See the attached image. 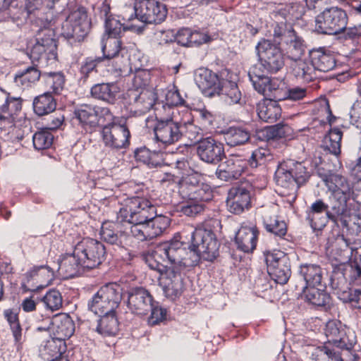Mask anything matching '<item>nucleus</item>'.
<instances>
[{"mask_svg":"<svg viewBox=\"0 0 361 361\" xmlns=\"http://www.w3.org/2000/svg\"><path fill=\"white\" fill-rule=\"evenodd\" d=\"M157 254L164 257L170 269L182 270L185 267L196 265L200 261L199 255L191 248L187 249L179 236L159 244Z\"/></svg>","mask_w":361,"mask_h":361,"instance_id":"obj_1","label":"nucleus"},{"mask_svg":"<svg viewBox=\"0 0 361 361\" xmlns=\"http://www.w3.org/2000/svg\"><path fill=\"white\" fill-rule=\"evenodd\" d=\"M155 115L157 122L154 130L157 141L164 145H172L178 142L182 137L183 130L180 124L173 120V109L164 106L155 108Z\"/></svg>","mask_w":361,"mask_h":361,"instance_id":"obj_2","label":"nucleus"},{"mask_svg":"<svg viewBox=\"0 0 361 361\" xmlns=\"http://www.w3.org/2000/svg\"><path fill=\"white\" fill-rule=\"evenodd\" d=\"M156 214L155 207L147 199L133 197L128 199L117 214V219L130 226L148 221Z\"/></svg>","mask_w":361,"mask_h":361,"instance_id":"obj_3","label":"nucleus"},{"mask_svg":"<svg viewBox=\"0 0 361 361\" xmlns=\"http://www.w3.org/2000/svg\"><path fill=\"white\" fill-rule=\"evenodd\" d=\"M121 290L116 283H108L101 287L89 302V310L99 316L114 312L122 299Z\"/></svg>","mask_w":361,"mask_h":361,"instance_id":"obj_4","label":"nucleus"},{"mask_svg":"<svg viewBox=\"0 0 361 361\" xmlns=\"http://www.w3.org/2000/svg\"><path fill=\"white\" fill-rule=\"evenodd\" d=\"M324 334L327 338V343L333 344L335 347L340 348L341 352L336 349H331L329 346H325L323 349L324 353L332 360L334 361H353V358L346 359L350 352V348L345 343L344 337V331L341 323L337 320L329 321L324 329Z\"/></svg>","mask_w":361,"mask_h":361,"instance_id":"obj_5","label":"nucleus"},{"mask_svg":"<svg viewBox=\"0 0 361 361\" xmlns=\"http://www.w3.org/2000/svg\"><path fill=\"white\" fill-rule=\"evenodd\" d=\"M318 173L331 193L330 198L335 200L338 206L355 209V207H352L351 203H348L352 196L353 189L344 176L331 171Z\"/></svg>","mask_w":361,"mask_h":361,"instance_id":"obj_6","label":"nucleus"},{"mask_svg":"<svg viewBox=\"0 0 361 361\" xmlns=\"http://www.w3.org/2000/svg\"><path fill=\"white\" fill-rule=\"evenodd\" d=\"M348 19L347 13L342 8L337 6L327 8L317 16L315 27L320 33L337 35L345 28Z\"/></svg>","mask_w":361,"mask_h":361,"instance_id":"obj_7","label":"nucleus"},{"mask_svg":"<svg viewBox=\"0 0 361 361\" xmlns=\"http://www.w3.org/2000/svg\"><path fill=\"white\" fill-rule=\"evenodd\" d=\"M74 114L82 127L90 133L97 126L114 120V116L108 108L87 104L82 105L75 109Z\"/></svg>","mask_w":361,"mask_h":361,"instance_id":"obj_8","label":"nucleus"},{"mask_svg":"<svg viewBox=\"0 0 361 361\" xmlns=\"http://www.w3.org/2000/svg\"><path fill=\"white\" fill-rule=\"evenodd\" d=\"M219 244L214 233L209 229L198 227L192 234V247L200 259L208 261L214 259L219 253Z\"/></svg>","mask_w":361,"mask_h":361,"instance_id":"obj_9","label":"nucleus"},{"mask_svg":"<svg viewBox=\"0 0 361 361\" xmlns=\"http://www.w3.org/2000/svg\"><path fill=\"white\" fill-rule=\"evenodd\" d=\"M91 20L88 16L87 9L78 6L67 17L62 25V34L66 38L82 39L90 31Z\"/></svg>","mask_w":361,"mask_h":361,"instance_id":"obj_10","label":"nucleus"},{"mask_svg":"<svg viewBox=\"0 0 361 361\" xmlns=\"http://www.w3.org/2000/svg\"><path fill=\"white\" fill-rule=\"evenodd\" d=\"M75 247L77 256H80L86 269L97 267L105 259V247L97 240L83 238L75 245Z\"/></svg>","mask_w":361,"mask_h":361,"instance_id":"obj_11","label":"nucleus"},{"mask_svg":"<svg viewBox=\"0 0 361 361\" xmlns=\"http://www.w3.org/2000/svg\"><path fill=\"white\" fill-rule=\"evenodd\" d=\"M104 123L101 130V137L106 147L118 150L126 148L130 145V133L125 124L113 122Z\"/></svg>","mask_w":361,"mask_h":361,"instance_id":"obj_12","label":"nucleus"},{"mask_svg":"<svg viewBox=\"0 0 361 361\" xmlns=\"http://www.w3.org/2000/svg\"><path fill=\"white\" fill-rule=\"evenodd\" d=\"M256 50L260 63L267 71L275 73L284 66V56L281 48L270 40H260Z\"/></svg>","mask_w":361,"mask_h":361,"instance_id":"obj_13","label":"nucleus"},{"mask_svg":"<svg viewBox=\"0 0 361 361\" xmlns=\"http://www.w3.org/2000/svg\"><path fill=\"white\" fill-rule=\"evenodd\" d=\"M56 44L53 39V31L44 27L38 31L36 42L30 50V59L34 61L43 60L55 63L56 60Z\"/></svg>","mask_w":361,"mask_h":361,"instance_id":"obj_14","label":"nucleus"},{"mask_svg":"<svg viewBox=\"0 0 361 361\" xmlns=\"http://www.w3.org/2000/svg\"><path fill=\"white\" fill-rule=\"evenodd\" d=\"M134 11L136 18L144 23H159L167 15L165 5L155 0H136Z\"/></svg>","mask_w":361,"mask_h":361,"instance_id":"obj_15","label":"nucleus"},{"mask_svg":"<svg viewBox=\"0 0 361 361\" xmlns=\"http://www.w3.org/2000/svg\"><path fill=\"white\" fill-rule=\"evenodd\" d=\"M54 273L47 265L35 266L28 271L22 283L23 291H37L51 284L54 280Z\"/></svg>","mask_w":361,"mask_h":361,"instance_id":"obj_16","label":"nucleus"},{"mask_svg":"<svg viewBox=\"0 0 361 361\" xmlns=\"http://www.w3.org/2000/svg\"><path fill=\"white\" fill-rule=\"evenodd\" d=\"M333 212H329V206L322 200H317L312 204L307 213H325L329 219L335 222L340 221L345 227L348 226L352 217L356 216V209L345 208L344 207L335 204L332 206Z\"/></svg>","mask_w":361,"mask_h":361,"instance_id":"obj_17","label":"nucleus"},{"mask_svg":"<svg viewBox=\"0 0 361 361\" xmlns=\"http://www.w3.org/2000/svg\"><path fill=\"white\" fill-rule=\"evenodd\" d=\"M130 109L137 115H142L149 111L157 99L154 88H144L142 90H130L128 91Z\"/></svg>","mask_w":361,"mask_h":361,"instance_id":"obj_18","label":"nucleus"},{"mask_svg":"<svg viewBox=\"0 0 361 361\" xmlns=\"http://www.w3.org/2000/svg\"><path fill=\"white\" fill-rule=\"evenodd\" d=\"M181 270L168 269L159 276V283L164 295L171 300L179 298L183 292V281Z\"/></svg>","mask_w":361,"mask_h":361,"instance_id":"obj_19","label":"nucleus"},{"mask_svg":"<svg viewBox=\"0 0 361 361\" xmlns=\"http://www.w3.org/2000/svg\"><path fill=\"white\" fill-rule=\"evenodd\" d=\"M195 82L207 97L219 94L223 90V81L218 75L207 68H200L195 73Z\"/></svg>","mask_w":361,"mask_h":361,"instance_id":"obj_20","label":"nucleus"},{"mask_svg":"<svg viewBox=\"0 0 361 361\" xmlns=\"http://www.w3.org/2000/svg\"><path fill=\"white\" fill-rule=\"evenodd\" d=\"M197 153L201 160L209 164H217L225 154L223 144L211 137L199 141Z\"/></svg>","mask_w":361,"mask_h":361,"instance_id":"obj_21","label":"nucleus"},{"mask_svg":"<svg viewBox=\"0 0 361 361\" xmlns=\"http://www.w3.org/2000/svg\"><path fill=\"white\" fill-rule=\"evenodd\" d=\"M247 161L240 156L231 155L219 166L216 172L217 177L225 181L238 179L245 171Z\"/></svg>","mask_w":361,"mask_h":361,"instance_id":"obj_22","label":"nucleus"},{"mask_svg":"<svg viewBox=\"0 0 361 361\" xmlns=\"http://www.w3.org/2000/svg\"><path fill=\"white\" fill-rule=\"evenodd\" d=\"M226 202L231 213L240 214L251 207L250 191L243 186L233 187L228 191Z\"/></svg>","mask_w":361,"mask_h":361,"instance_id":"obj_23","label":"nucleus"},{"mask_svg":"<svg viewBox=\"0 0 361 361\" xmlns=\"http://www.w3.org/2000/svg\"><path fill=\"white\" fill-rule=\"evenodd\" d=\"M248 75L254 88L259 93L265 97H276L274 92L277 91L279 87L278 79H270L263 73H260L259 68L257 66L252 67Z\"/></svg>","mask_w":361,"mask_h":361,"instance_id":"obj_24","label":"nucleus"},{"mask_svg":"<svg viewBox=\"0 0 361 361\" xmlns=\"http://www.w3.org/2000/svg\"><path fill=\"white\" fill-rule=\"evenodd\" d=\"M128 307L133 314L143 315L152 307V297L142 288H137L128 293Z\"/></svg>","mask_w":361,"mask_h":361,"instance_id":"obj_25","label":"nucleus"},{"mask_svg":"<svg viewBox=\"0 0 361 361\" xmlns=\"http://www.w3.org/2000/svg\"><path fill=\"white\" fill-rule=\"evenodd\" d=\"M59 271L66 278L73 277L82 270L86 269L80 256H77L76 247H74L73 253L64 254L58 259Z\"/></svg>","mask_w":361,"mask_h":361,"instance_id":"obj_26","label":"nucleus"},{"mask_svg":"<svg viewBox=\"0 0 361 361\" xmlns=\"http://www.w3.org/2000/svg\"><path fill=\"white\" fill-rule=\"evenodd\" d=\"M176 166L179 169H182L184 171L181 173V178H180L179 185L180 192L185 195V192H190L192 191V188L199 186L202 183V176L192 170L188 166V164L185 161H177Z\"/></svg>","mask_w":361,"mask_h":361,"instance_id":"obj_27","label":"nucleus"},{"mask_svg":"<svg viewBox=\"0 0 361 361\" xmlns=\"http://www.w3.org/2000/svg\"><path fill=\"white\" fill-rule=\"evenodd\" d=\"M258 231L255 226H242L235 235L238 248L245 252H252L257 245Z\"/></svg>","mask_w":361,"mask_h":361,"instance_id":"obj_28","label":"nucleus"},{"mask_svg":"<svg viewBox=\"0 0 361 361\" xmlns=\"http://www.w3.org/2000/svg\"><path fill=\"white\" fill-rule=\"evenodd\" d=\"M119 93V87L114 82L97 84L91 88L93 97L109 104H114L116 101Z\"/></svg>","mask_w":361,"mask_h":361,"instance_id":"obj_29","label":"nucleus"},{"mask_svg":"<svg viewBox=\"0 0 361 361\" xmlns=\"http://www.w3.org/2000/svg\"><path fill=\"white\" fill-rule=\"evenodd\" d=\"M257 111L259 118L267 123H274L281 116V109L272 99H265L258 103Z\"/></svg>","mask_w":361,"mask_h":361,"instance_id":"obj_30","label":"nucleus"},{"mask_svg":"<svg viewBox=\"0 0 361 361\" xmlns=\"http://www.w3.org/2000/svg\"><path fill=\"white\" fill-rule=\"evenodd\" d=\"M288 33V38L283 42V49L290 60H299L305 53L303 41L295 31H290Z\"/></svg>","mask_w":361,"mask_h":361,"instance_id":"obj_31","label":"nucleus"},{"mask_svg":"<svg viewBox=\"0 0 361 361\" xmlns=\"http://www.w3.org/2000/svg\"><path fill=\"white\" fill-rule=\"evenodd\" d=\"M22 103L19 98H8L0 107V122L12 126L21 110Z\"/></svg>","mask_w":361,"mask_h":361,"instance_id":"obj_32","label":"nucleus"},{"mask_svg":"<svg viewBox=\"0 0 361 361\" xmlns=\"http://www.w3.org/2000/svg\"><path fill=\"white\" fill-rule=\"evenodd\" d=\"M4 316L9 324V328L14 341V345L18 350H20L25 341V336L23 335V328L19 321L18 314L12 309H7L4 310Z\"/></svg>","mask_w":361,"mask_h":361,"instance_id":"obj_33","label":"nucleus"},{"mask_svg":"<svg viewBox=\"0 0 361 361\" xmlns=\"http://www.w3.org/2000/svg\"><path fill=\"white\" fill-rule=\"evenodd\" d=\"M310 56L314 71L328 72L335 67L334 56L322 49L311 51Z\"/></svg>","mask_w":361,"mask_h":361,"instance_id":"obj_34","label":"nucleus"},{"mask_svg":"<svg viewBox=\"0 0 361 361\" xmlns=\"http://www.w3.org/2000/svg\"><path fill=\"white\" fill-rule=\"evenodd\" d=\"M302 288L300 296L308 303L316 306H325L329 302V295L317 286H305Z\"/></svg>","mask_w":361,"mask_h":361,"instance_id":"obj_35","label":"nucleus"},{"mask_svg":"<svg viewBox=\"0 0 361 361\" xmlns=\"http://www.w3.org/2000/svg\"><path fill=\"white\" fill-rule=\"evenodd\" d=\"M291 161H283L279 164L276 172L275 180L278 185L284 188H290L297 183L291 171Z\"/></svg>","mask_w":361,"mask_h":361,"instance_id":"obj_36","label":"nucleus"},{"mask_svg":"<svg viewBox=\"0 0 361 361\" xmlns=\"http://www.w3.org/2000/svg\"><path fill=\"white\" fill-rule=\"evenodd\" d=\"M52 325L56 338H61L63 341L74 333V324L68 317L63 315L55 317Z\"/></svg>","mask_w":361,"mask_h":361,"instance_id":"obj_37","label":"nucleus"},{"mask_svg":"<svg viewBox=\"0 0 361 361\" xmlns=\"http://www.w3.org/2000/svg\"><path fill=\"white\" fill-rule=\"evenodd\" d=\"M224 140L231 147L242 145L250 137V132L243 128L231 127L224 133Z\"/></svg>","mask_w":361,"mask_h":361,"instance_id":"obj_38","label":"nucleus"},{"mask_svg":"<svg viewBox=\"0 0 361 361\" xmlns=\"http://www.w3.org/2000/svg\"><path fill=\"white\" fill-rule=\"evenodd\" d=\"M41 76L40 71L34 66H30L26 69L18 73L14 81L18 86L23 89L31 87L35 85Z\"/></svg>","mask_w":361,"mask_h":361,"instance_id":"obj_39","label":"nucleus"},{"mask_svg":"<svg viewBox=\"0 0 361 361\" xmlns=\"http://www.w3.org/2000/svg\"><path fill=\"white\" fill-rule=\"evenodd\" d=\"M66 350L65 341L61 338H53L46 343L43 355L44 359L48 361H56L62 357L61 355L65 353Z\"/></svg>","mask_w":361,"mask_h":361,"instance_id":"obj_40","label":"nucleus"},{"mask_svg":"<svg viewBox=\"0 0 361 361\" xmlns=\"http://www.w3.org/2000/svg\"><path fill=\"white\" fill-rule=\"evenodd\" d=\"M300 274L303 277L306 286H317L321 284L322 272L318 265L302 264L300 267Z\"/></svg>","mask_w":361,"mask_h":361,"instance_id":"obj_41","label":"nucleus"},{"mask_svg":"<svg viewBox=\"0 0 361 361\" xmlns=\"http://www.w3.org/2000/svg\"><path fill=\"white\" fill-rule=\"evenodd\" d=\"M305 13L304 7L299 3L286 5L276 15L278 20L283 18L288 25H291L296 20L300 19Z\"/></svg>","mask_w":361,"mask_h":361,"instance_id":"obj_42","label":"nucleus"},{"mask_svg":"<svg viewBox=\"0 0 361 361\" xmlns=\"http://www.w3.org/2000/svg\"><path fill=\"white\" fill-rule=\"evenodd\" d=\"M99 320L96 331L103 336H114L118 330V322L114 312L103 314Z\"/></svg>","mask_w":361,"mask_h":361,"instance_id":"obj_43","label":"nucleus"},{"mask_svg":"<svg viewBox=\"0 0 361 361\" xmlns=\"http://www.w3.org/2000/svg\"><path fill=\"white\" fill-rule=\"evenodd\" d=\"M56 102L49 92L37 97L33 102L35 112L39 116L48 114L56 109Z\"/></svg>","mask_w":361,"mask_h":361,"instance_id":"obj_44","label":"nucleus"},{"mask_svg":"<svg viewBox=\"0 0 361 361\" xmlns=\"http://www.w3.org/2000/svg\"><path fill=\"white\" fill-rule=\"evenodd\" d=\"M292 70L295 77L302 82H310L315 78L314 70L312 63H309L302 59L294 61V63L292 65Z\"/></svg>","mask_w":361,"mask_h":361,"instance_id":"obj_45","label":"nucleus"},{"mask_svg":"<svg viewBox=\"0 0 361 361\" xmlns=\"http://www.w3.org/2000/svg\"><path fill=\"white\" fill-rule=\"evenodd\" d=\"M129 229L130 233L141 241L151 240L158 236L152 220L137 226H130Z\"/></svg>","mask_w":361,"mask_h":361,"instance_id":"obj_46","label":"nucleus"},{"mask_svg":"<svg viewBox=\"0 0 361 361\" xmlns=\"http://www.w3.org/2000/svg\"><path fill=\"white\" fill-rule=\"evenodd\" d=\"M342 132L338 128L331 129L323 140V146L325 149L334 155L341 153V141Z\"/></svg>","mask_w":361,"mask_h":361,"instance_id":"obj_47","label":"nucleus"},{"mask_svg":"<svg viewBox=\"0 0 361 361\" xmlns=\"http://www.w3.org/2000/svg\"><path fill=\"white\" fill-rule=\"evenodd\" d=\"M121 42L118 37L104 35L102 37V50L106 59H114L118 56L121 51Z\"/></svg>","mask_w":361,"mask_h":361,"instance_id":"obj_48","label":"nucleus"},{"mask_svg":"<svg viewBox=\"0 0 361 361\" xmlns=\"http://www.w3.org/2000/svg\"><path fill=\"white\" fill-rule=\"evenodd\" d=\"M274 269H267L268 274L271 279L276 283L284 284L290 276V267L289 260L284 261V263H280L276 267H273Z\"/></svg>","mask_w":361,"mask_h":361,"instance_id":"obj_49","label":"nucleus"},{"mask_svg":"<svg viewBox=\"0 0 361 361\" xmlns=\"http://www.w3.org/2000/svg\"><path fill=\"white\" fill-rule=\"evenodd\" d=\"M264 224L266 229L274 235L283 237L287 231L286 224L283 221L279 220L276 216H271L265 215Z\"/></svg>","mask_w":361,"mask_h":361,"instance_id":"obj_50","label":"nucleus"},{"mask_svg":"<svg viewBox=\"0 0 361 361\" xmlns=\"http://www.w3.org/2000/svg\"><path fill=\"white\" fill-rule=\"evenodd\" d=\"M185 196L190 200L202 203L212 200V191L209 185L202 183L199 186L192 188V191L190 192H185Z\"/></svg>","mask_w":361,"mask_h":361,"instance_id":"obj_51","label":"nucleus"},{"mask_svg":"<svg viewBox=\"0 0 361 361\" xmlns=\"http://www.w3.org/2000/svg\"><path fill=\"white\" fill-rule=\"evenodd\" d=\"M101 238L110 244L121 243L117 231V224L113 221H105L102 224L100 231Z\"/></svg>","mask_w":361,"mask_h":361,"instance_id":"obj_52","label":"nucleus"},{"mask_svg":"<svg viewBox=\"0 0 361 361\" xmlns=\"http://www.w3.org/2000/svg\"><path fill=\"white\" fill-rule=\"evenodd\" d=\"M47 310L56 311L62 306V296L56 289L49 290L41 299Z\"/></svg>","mask_w":361,"mask_h":361,"instance_id":"obj_53","label":"nucleus"},{"mask_svg":"<svg viewBox=\"0 0 361 361\" xmlns=\"http://www.w3.org/2000/svg\"><path fill=\"white\" fill-rule=\"evenodd\" d=\"M42 75L45 78L47 86L52 92L57 94L63 90L65 80L61 73H44Z\"/></svg>","mask_w":361,"mask_h":361,"instance_id":"obj_54","label":"nucleus"},{"mask_svg":"<svg viewBox=\"0 0 361 361\" xmlns=\"http://www.w3.org/2000/svg\"><path fill=\"white\" fill-rule=\"evenodd\" d=\"M54 136L47 130L35 133L32 137L34 147L37 150H43L50 147L53 143Z\"/></svg>","mask_w":361,"mask_h":361,"instance_id":"obj_55","label":"nucleus"},{"mask_svg":"<svg viewBox=\"0 0 361 361\" xmlns=\"http://www.w3.org/2000/svg\"><path fill=\"white\" fill-rule=\"evenodd\" d=\"M146 263L150 269L158 271L160 274L159 276H161L163 272L169 269L168 264L165 263L164 257L159 256L157 254V246L151 254L146 257Z\"/></svg>","mask_w":361,"mask_h":361,"instance_id":"obj_56","label":"nucleus"},{"mask_svg":"<svg viewBox=\"0 0 361 361\" xmlns=\"http://www.w3.org/2000/svg\"><path fill=\"white\" fill-rule=\"evenodd\" d=\"M166 105L157 104V106L155 108H161L162 106H169L173 109V112L174 113V109L172 107L173 106L183 105L185 104L184 99L180 95L179 90L175 85H173L171 88L167 90L166 93Z\"/></svg>","mask_w":361,"mask_h":361,"instance_id":"obj_57","label":"nucleus"},{"mask_svg":"<svg viewBox=\"0 0 361 361\" xmlns=\"http://www.w3.org/2000/svg\"><path fill=\"white\" fill-rule=\"evenodd\" d=\"M265 262L267 269H274L273 267H276L280 263H284V261L288 259L286 254L279 250L264 252Z\"/></svg>","mask_w":361,"mask_h":361,"instance_id":"obj_58","label":"nucleus"},{"mask_svg":"<svg viewBox=\"0 0 361 361\" xmlns=\"http://www.w3.org/2000/svg\"><path fill=\"white\" fill-rule=\"evenodd\" d=\"M286 161L292 162V165L293 166H291V171L293 173V177L295 178L297 183H302L308 179L310 175L303 163L296 161L293 159H287Z\"/></svg>","mask_w":361,"mask_h":361,"instance_id":"obj_59","label":"nucleus"},{"mask_svg":"<svg viewBox=\"0 0 361 361\" xmlns=\"http://www.w3.org/2000/svg\"><path fill=\"white\" fill-rule=\"evenodd\" d=\"M150 80V73L147 70H138L135 72L133 79V90H142L147 87ZM150 88H152L150 87Z\"/></svg>","mask_w":361,"mask_h":361,"instance_id":"obj_60","label":"nucleus"},{"mask_svg":"<svg viewBox=\"0 0 361 361\" xmlns=\"http://www.w3.org/2000/svg\"><path fill=\"white\" fill-rule=\"evenodd\" d=\"M271 158V153L267 148L259 147L253 151L250 159V164L252 167H257L262 165Z\"/></svg>","mask_w":361,"mask_h":361,"instance_id":"obj_61","label":"nucleus"},{"mask_svg":"<svg viewBox=\"0 0 361 361\" xmlns=\"http://www.w3.org/2000/svg\"><path fill=\"white\" fill-rule=\"evenodd\" d=\"M328 216L324 213L313 214L307 213V219L309 221L312 228L314 231H321L327 223Z\"/></svg>","mask_w":361,"mask_h":361,"instance_id":"obj_62","label":"nucleus"},{"mask_svg":"<svg viewBox=\"0 0 361 361\" xmlns=\"http://www.w3.org/2000/svg\"><path fill=\"white\" fill-rule=\"evenodd\" d=\"M125 30L119 20L114 18H107L105 19V34L104 35L118 37Z\"/></svg>","mask_w":361,"mask_h":361,"instance_id":"obj_63","label":"nucleus"},{"mask_svg":"<svg viewBox=\"0 0 361 361\" xmlns=\"http://www.w3.org/2000/svg\"><path fill=\"white\" fill-rule=\"evenodd\" d=\"M345 302H350L355 308L361 309V290L355 289L345 291L341 295Z\"/></svg>","mask_w":361,"mask_h":361,"instance_id":"obj_64","label":"nucleus"}]
</instances>
